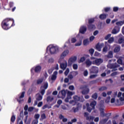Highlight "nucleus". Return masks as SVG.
I'll list each match as a JSON object with an SVG mask.
<instances>
[{
    "mask_svg": "<svg viewBox=\"0 0 124 124\" xmlns=\"http://www.w3.org/2000/svg\"><path fill=\"white\" fill-rule=\"evenodd\" d=\"M118 72H114L111 74L110 76H111V77H115V76H116V75H118Z\"/></svg>",
    "mask_w": 124,
    "mask_h": 124,
    "instance_id": "nucleus-37",
    "label": "nucleus"
},
{
    "mask_svg": "<svg viewBox=\"0 0 124 124\" xmlns=\"http://www.w3.org/2000/svg\"><path fill=\"white\" fill-rule=\"evenodd\" d=\"M124 24V20L123 21H119L116 22V25H117V26H123Z\"/></svg>",
    "mask_w": 124,
    "mask_h": 124,
    "instance_id": "nucleus-33",
    "label": "nucleus"
},
{
    "mask_svg": "<svg viewBox=\"0 0 124 124\" xmlns=\"http://www.w3.org/2000/svg\"><path fill=\"white\" fill-rule=\"evenodd\" d=\"M68 91L67 90H62L61 92H59L58 94V97L61 98H64L65 97V95H66V93H67Z\"/></svg>",
    "mask_w": 124,
    "mask_h": 124,
    "instance_id": "nucleus-5",
    "label": "nucleus"
},
{
    "mask_svg": "<svg viewBox=\"0 0 124 124\" xmlns=\"http://www.w3.org/2000/svg\"><path fill=\"white\" fill-rule=\"evenodd\" d=\"M60 67L61 69L65 70L66 67H67V62H66V61H64V62L60 63Z\"/></svg>",
    "mask_w": 124,
    "mask_h": 124,
    "instance_id": "nucleus-14",
    "label": "nucleus"
},
{
    "mask_svg": "<svg viewBox=\"0 0 124 124\" xmlns=\"http://www.w3.org/2000/svg\"><path fill=\"white\" fill-rule=\"evenodd\" d=\"M77 61V57H74L70 58L68 61V66H71L74 62Z\"/></svg>",
    "mask_w": 124,
    "mask_h": 124,
    "instance_id": "nucleus-6",
    "label": "nucleus"
},
{
    "mask_svg": "<svg viewBox=\"0 0 124 124\" xmlns=\"http://www.w3.org/2000/svg\"><path fill=\"white\" fill-rule=\"evenodd\" d=\"M108 68H110L112 69L111 70V72H113L114 71H116V70H118L117 68V67H120V65L117 63L109 64L108 65Z\"/></svg>",
    "mask_w": 124,
    "mask_h": 124,
    "instance_id": "nucleus-3",
    "label": "nucleus"
},
{
    "mask_svg": "<svg viewBox=\"0 0 124 124\" xmlns=\"http://www.w3.org/2000/svg\"><path fill=\"white\" fill-rule=\"evenodd\" d=\"M34 118L35 119V120H37V121H38V119H39V118H40V114L37 113L35 114L34 115Z\"/></svg>",
    "mask_w": 124,
    "mask_h": 124,
    "instance_id": "nucleus-32",
    "label": "nucleus"
},
{
    "mask_svg": "<svg viewBox=\"0 0 124 124\" xmlns=\"http://www.w3.org/2000/svg\"><path fill=\"white\" fill-rule=\"evenodd\" d=\"M46 119V115L45 113H43L41 114V118L40 119V121H43V120H45Z\"/></svg>",
    "mask_w": 124,
    "mask_h": 124,
    "instance_id": "nucleus-27",
    "label": "nucleus"
},
{
    "mask_svg": "<svg viewBox=\"0 0 124 124\" xmlns=\"http://www.w3.org/2000/svg\"><path fill=\"white\" fill-rule=\"evenodd\" d=\"M85 63L87 66H91L92 64H93V62L90 59H87L85 61Z\"/></svg>",
    "mask_w": 124,
    "mask_h": 124,
    "instance_id": "nucleus-18",
    "label": "nucleus"
},
{
    "mask_svg": "<svg viewBox=\"0 0 124 124\" xmlns=\"http://www.w3.org/2000/svg\"><path fill=\"white\" fill-rule=\"evenodd\" d=\"M95 105H96V101H93L90 104V106H91V107H92V108L93 109H95Z\"/></svg>",
    "mask_w": 124,
    "mask_h": 124,
    "instance_id": "nucleus-21",
    "label": "nucleus"
},
{
    "mask_svg": "<svg viewBox=\"0 0 124 124\" xmlns=\"http://www.w3.org/2000/svg\"><path fill=\"white\" fill-rule=\"evenodd\" d=\"M41 71V66H37L35 68V72H36V73H38V72H40Z\"/></svg>",
    "mask_w": 124,
    "mask_h": 124,
    "instance_id": "nucleus-22",
    "label": "nucleus"
},
{
    "mask_svg": "<svg viewBox=\"0 0 124 124\" xmlns=\"http://www.w3.org/2000/svg\"><path fill=\"white\" fill-rule=\"evenodd\" d=\"M24 97H25V92H22L21 95L19 96V98L17 99V101H18L19 104L24 102V99H23Z\"/></svg>",
    "mask_w": 124,
    "mask_h": 124,
    "instance_id": "nucleus-13",
    "label": "nucleus"
},
{
    "mask_svg": "<svg viewBox=\"0 0 124 124\" xmlns=\"http://www.w3.org/2000/svg\"><path fill=\"white\" fill-rule=\"evenodd\" d=\"M84 45H88L89 44V40L86 39L83 41Z\"/></svg>",
    "mask_w": 124,
    "mask_h": 124,
    "instance_id": "nucleus-51",
    "label": "nucleus"
},
{
    "mask_svg": "<svg viewBox=\"0 0 124 124\" xmlns=\"http://www.w3.org/2000/svg\"><path fill=\"white\" fill-rule=\"evenodd\" d=\"M97 96H98L97 93H95L92 95L91 97L92 98H93V99L96 100L97 99Z\"/></svg>",
    "mask_w": 124,
    "mask_h": 124,
    "instance_id": "nucleus-28",
    "label": "nucleus"
},
{
    "mask_svg": "<svg viewBox=\"0 0 124 124\" xmlns=\"http://www.w3.org/2000/svg\"><path fill=\"white\" fill-rule=\"evenodd\" d=\"M100 115L101 117H110V116H111V113L104 114V112H101Z\"/></svg>",
    "mask_w": 124,
    "mask_h": 124,
    "instance_id": "nucleus-24",
    "label": "nucleus"
},
{
    "mask_svg": "<svg viewBox=\"0 0 124 124\" xmlns=\"http://www.w3.org/2000/svg\"><path fill=\"white\" fill-rule=\"evenodd\" d=\"M38 124V120H34L32 122V124Z\"/></svg>",
    "mask_w": 124,
    "mask_h": 124,
    "instance_id": "nucleus-57",
    "label": "nucleus"
},
{
    "mask_svg": "<svg viewBox=\"0 0 124 124\" xmlns=\"http://www.w3.org/2000/svg\"><path fill=\"white\" fill-rule=\"evenodd\" d=\"M86 58L84 57H81L79 60V62H85Z\"/></svg>",
    "mask_w": 124,
    "mask_h": 124,
    "instance_id": "nucleus-49",
    "label": "nucleus"
},
{
    "mask_svg": "<svg viewBox=\"0 0 124 124\" xmlns=\"http://www.w3.org/2000/svg\"><path fill=\"white\" fill-rule=\"evenodd\" d=\"M107 17V15H106V14H102L99 16V18L100 19H101V20H104L106 19Z\"/></svg>",
    "mask_w": 124,
    "mask_h": 124,
    "instance_id": "nucleus-25",
    "label": "nucleus"
},
{
    "mask_svg": "<svg viewBox=\"0 0 124 124\" xmlns=\"http://www.w3.org/2000/svg\"><path fill=\"white\" fill-rule=\"evenodd\" d=\"M48 88V84L45 83L44 85V86L41 87V89H44V90H46Z\"/></svg>",
    "mask_w": 124,
    "mask_h": 124,
    "instance_id": "nucleus-39",
    "label": "nucleus"
},
{
    "mask_svg": "<svg viewBox=\"0 0 124 124\" xmlns=\"http://www.w3.org/2000/svg\"><path fill=\"white\" fill-rule=\"evenodd\" d=\"M124 38L123 37H121L119 39V43H120V44L123 43L124 42Z\"/></svg>",
    "mask_w": 124,
    "mask_h": 124,
    "instance_id": "nucleus-48",
    "label": "nucleus"
},
{
    "mask_svg": "<svg viewBox=\"0 0 124 124\" xmlns=\"http://www.w3.org/2000/svg\"><path fill=\"white\" fill-rule=\"evenodd\" d=\"M68 54H69V50L68 49L65 50L61 54L60 59H64Z\"/></svg>",
    "mask_w": 124,
    "mask_h": 124,
    "instance_id": "nucleus-12",
    "label": "nucleus"
},
{
    "mask_svg": "<svg viewBox=\"0 0 124 124\" xmlns=\"http://www.w3.org/2000/svg\"><path fill=\"white\" fill-rule=\"evenodd\" d=\"M111 33H112V34H116V33H118L117 29H116V28H114L112 31Z\"/></svg>",
    "mask_w": 124,
    "mask_h": 124,
    "instance_id": "nucleus-41",
    "label": "nucleus"
},
{
    "mask_svg": "<svg viewBox=\"0 0 124 124\" xmlns=\"http://www.w3.org/2000/svg\"><path fill=\"white\" fill-rule=\"evenodd\" d=\"M75 93L74 92L68 91L67 92V95L66 99H65V102H69V100L71 99V96L73 95Z\"/></svg>",
    "mask_w": 124,
    "mask_h": 124,
    "instance_id": "nucleus-7",
    "label": "nucleus"
},
{
    "mask_svg": "<svg viewBox=\"0 0 124 124\" xmlns=\"http://www.w3.org/2000/svg\"><path fill=\"white\" fill-rule=\"evenodd\" d=\"M36 99L37 101H40V100H42V96L39 93L37 94Z\"/></svg>",
    "mask_w": 124,
    "mask_h": 124,
    "instance_id": "nucleus-19",
    "label": "nucleus"
},
{
    "mask_svg": "<svg viewBox=\"0 0 124 124\" xmlns=\"http://www.w3.org/2000/svg\"><path fill=\"white\" fill-rule=\"evenodd\" d=\"M73 68L75 70L78 69V65L77 64H74L73 65Z\"/></svg>",
    "mask_w": 124,
    "mask_h": 124,
    "instance_id": "nucleus-44",
    "label": "nucleus"
},
{
    "mask_svg": "<svg viewBox=\"0 0 124 124\" xmlns=\"http://www.w3.org/2000/svg\"><path fill=\"white\" fill-rule=\"evenodd\" d=\"M99 69L98 67L96 66H92L90 69L91 73H94V74H97L98 73Z\"/></svg>",
    "mask_w": 124,
    "mask_h": 124,
    "instance_id": "nucleus-10",
    "label": "nucleus"
},
{
    "mask_svg": "<svg viewBox=\"0 0 124 124\" xmlns=\"http://www.w3.org/2000/svg\"><path fill=\"white\" fill-rule=\"evenodd\" d=\"M79 109L78 108H73L72 110L74 112V113H76V112H78Z\"/></svg>",
    "mask_w": 124,
    "mask_h": 124,
    "instance_id": "nucleus-35",
    "label": "nucleus"
},
{
    "mask_svg": "<svg viewBox=\"0 0 124 124\" xmlns=\"http://www.w3.org/2000/svg\"><path fill=\"white\" fill-rule=\"evenodd\" d=\"M88 74H89V72H88V70H86L83 72V75L84 76H88Z\"/></svg>",
    "mask_w": 124,
    "mask_h": 124,
    "instance_id": "nucleus-53",
    "label": "nucleus"
},
{
    "mask_svg": "<svg viewBox=\"0 0 124 124\" xmlns=\"http://www.w3.org/2000/svg\"><path fill=\"white\" fill-rule=\"evenodd\" d=\"M54 100V97L48 96L46 98V101L47 102H52Z\"/></svg>",
    "mask_w": 124,
    "mask_h": 124,
    "instance_id": "nucleus-20",
    "label": "nucleus"
},
{
    "mask_svg": "<svg viewBox=\"0 0 124 124\" xmlns=\"http://www.w3.org/2000/svg\"><path fill=\"white\" fill-rule=\"evenodd\" d=\"M104 45V44H101L100 45L99 44H97L96 45V50H97L98 51H101V48H102V46Z\"/></svg>",
    "mask_w": 124,
    "mask_h": 124,
    "instance_id": "nucleus-16",
    "label": "nucleus"
},
{
    "mask_svg": "<svg viewBox=\"0 0 124 124\" xmlns=\"http://www.w3.org/2000/svg\"><path fill=\"white\" fill-rule=\"evenodd\" d=\"M97 81V80H96L91 81L89 82V84H90V85H93V84H96Z\"/></svg>",
    "mask_w": 124,
    "mask_h": 124,
    "instance_id": "nucleus-46",
    "label": "nucleus"
},
{
    "mask_svg": "<svg viewBox=\"0 0 124 124\" xmlns=\"http://www.w3.org/2000/svg\"><path fill=\"white\" fill-rule=\"evenodd\" d=\"M34 109V107H31L28 108V112H32Z\"/></svg>",
    "mask_w": 124,
    "mask_h": 124,
    "instance_id": "nucleus-47",
    "label": "nucleus"
},
{
    "mask_svg": "<svg viewBox=\"0 0 124 124\" xmlns=\"http://www.w3.org/2000/svg\"><path fill=\"white\" fill-rule=\"evenodd\" d=\"M84 116L85 117L87 121H93V119H94V117L92 116H89V113L88 112H85L84 113Z\"/></svg>",
    "mask_w": 124,
    "mask_h": 124,
    "instance_id": "nucleus-11",
    "label": "nucleus"
},
{
    "mask_svg": "<svg viewBox=\"0 0 124 124\" xmlns=\"http://www.w3.org/2000/svg\"><path fill=\"white\" fill-rule=\"evenodd\" d=\"M86 106H87V110L88 111V112H89V113H91V112H92V110H93V108H91V107H90V106H89V104H86Z\"/></svg>",
    "mask_w": 124,
    "mask_h": 124,
    "instance_id": "nucleus-26",
    "label": "nucleus"
},
{
    "mask_svg": "<svg viewBox=\"0 0 124 124\" xmlns=\"http://www.w3.org/2000/svg\"><path fill=\"white\" fill-rule=\"evenodd\" d=\"M69 90H70L71 91H74V86L73 85H71L69 87Z\"/></svg>",
    "mask_w": 124,
    "mask_h": 124,
    "instance_id": "nucleus-62",
    "label": "nucleus"
},
{
    "mask_svg": "<svg viewBox=\"0 0 124 124\" xmlns=\"http://www.w3.org/2000/svg\"><path fill=\"white\" fill-rule=\"evenodd\" d=\"M93 22H94V19L93 18L89 19V24H92Z\"/></svg>",
    "mask_w": 124,
    "mask_h": 124,
    "instance_id": "nucleus-56",
    "label": "nucleus"
},
{
    "mask_svg": "<svg viewBox=\"0 0 124 124\" xmlns=\"http://www.w3.org/2000/svg\"><path fill=\"white\" fill-rule=\"evenodd\" d=\"M16 119L15 116L14 115H13L12 117H11V122L12 123H14V122H15V119Z\"/></svg>",
    "mask_w": 124,
    "mask_h": 124,
    "instance_id": "nucleus-40",
    "label": "nucleus"
},
{
    "mask_svg": "<svg viewBox=\"0 0 124 124\" xmlns=\"http://www.w3.org/2000/svg\"><path fill=\"white\" fill-rule=\"evenodd\" d=\"M73 98L75 101H80V102H84L85 101V99H84L83 96L79 97L76 95L73 97Z\"/></svg>",
    "mask_w": 124,
    "mask_h": 124,
    "instance_id": "nucleus-9",
    "label": "nucleus"
},
{
    "mask_svg": "<svg viewBox=\"0 0 124 124\" xmlns=\"http://www.w3.org/2000/svg\"><path fill=\"white\" fill-rule=\"evenodd\" d=\"M99 92H103V91H106L107 90V87L106 86H102L99 88Z\"/></svg>",
    "mask_w": 124,
    "mask_h": 124,
    "instance_id": "nucleus-29",
    "label": "nucleus"
},
{
    "mask_svg": "<svg viewBox=\"0 0 124 124\" xmlns=\"http://www.w3.org/2000/svg\"><path fill=\"white\" fill-rule=\"evenodd\" d=\"M80 89L82 90L81 93H82V94H88V93H90V89H89L86 85L80 86Z\"/></svg>",
    "mask_w": 124,
    "mask_h": 124,
    "instance_id": "nucleus-2",
    "label": "nucleus"
},
{
    "mask_svg": "<svg viewBox=\"0 0 124 124\" xmlns=\"http://www.w3.org/2000/svg\"><path fill=\"white\" fill-rule=\"evenodd\" d=\"M17 124H23V120L20 118H18L17 119Z\"/></svg>",
    "mask_w": 124,
    "mask_h": 124,
    "instance_id": "nucleus-50",
    "label": "nucleus"
},
{
    "mask_svg": "<svg viewBox=\"0 0 124 124\" xmlns=\"http://www.w3.org/2000/svg\"><path fill=\"white\" fill-rule=\"evenodd\" d=\"M88 28L89 30H94L95 29V26L94 25L90 24L88 26Z\"/></svg>",
    "mask_w": 124,
    "mask_h": 124,
    "instance_id": "nucleus-31",
    "label": "nucleus"
},
{
    "mask_svg": "<svg viewBox=\"0 0 124 124\" xmlns=\"http://www.w3.org/2000/svg\"><path fill=\"white\" fill-rule=\"evenodd\" d=\"M14 26H15L14 19L11 18H6L4 19L1 23L2 29L6 31L9 30L10 28L14 27Z\"/></svg>",
    "mask_w": 124,
    "mask_h": 124,
    "instance_id": "nucleus-1",
    "label": "nucleus"
},
{
    "mask_svg": "<svg viewBox=\"0 0 124 124\" xmlns=\"http://www.w3.org/2000/svg\"><path fill=\"white\" fill-rule=\"evenodd\" d=\"M57 75H58V72L57 71H55L53 73V74L51 76V79L52 80H56L57 79Z\"/></svg>",
    "mask_w": 124,
    "mask_h": 124,
    "instance_id": "nucleus-17",
    "label": "nucleus"
},
{
    "mask_svg": "<svg viewBox=\"0 0 124 124\" xmlns=\"http://www.w3.org/2000/svg\"><path fill=\"white\" fill-rule=\"evenodd\" d=\"M108 58H109V59L113 58V51H110L108 52Z\"/></svg>",
    "mask_w": 124,
    "mask_h": 124,
    "instance_id": "nucleus-30",
    "label": "nucleus"
},
{
    "mask_svg": "<svg viewBox=\"0 0 124 124\" xmlns=\"http://www.w3.org/2000/svg\"><path fill=\"white\" fill-rule=\"evenodd\" d=\"M49 51L51 54H55L59 51L58 46H49Z\"/></svg>",
    "mask_w": 124,
    "mask_h": 124,
    "instance_id": "nucleus-4",
    "label": "nucleus"
},
{
    "mask_svg": "<svg viewBox=\"0 0 124 124\" xmlns=\"http://www.w3.org/2000/svg\"><path fill=\"white\" fill-rule=\"evenodd\" d=\"M69 73V68H67L66 71L64 72V74L65 76H67L68 75V74Z\"/></svg>",
    "mask_w": 124,
    "mask_h": 124,
    "instance_id": "nucleus-45",
    "label": "nucleus"
},
{
    "mask_svg": "<svg viewBox=\"0 0 124 124\" xmlns=\"http://www.w3.org/2000/svg\"><path fill=\"white\" fill-rule=\"evenodd\" d=\"M121 50V46H117L115 47L114 49V53H118V52H120Z\"/></svg>",
    "mask_w": 124,
    "mask_h": 124,
    "instance_id": "nucleus-23",
    "label": "nucleus"
},
{
    "mask_svg": "<svg viewBox=\"0 0 124 124\" xmlns=\"http://www.w3.org/2000/svg\"><path fill=\"white\" fill-rule=\"evenodd\" d=\"M111 37V34H108L105 37V39H106V40H108V39Z\"/></svg>",
    "mask_w": 124,
    "mask_h": 124,
    "instance_id": "nucleus-58",
    "label": "nucleus"
},
{
    "mask_svg": "<svg viewBox=\"0 0 124 124\" xmlns=\"http://www.w3.org/2000/svg\"><path fill=\"white\" fill-rule=\"evenodd\" d=\"M102 62H103V60H102V59H96L95 60L93 61V64H95V65H100Z\"/></svg>",
    "mask_w": 124,
    "mask_h": 124,
    "instance_id": "nucleus-8",
    "label": "nucleus"
},
{
    "mask_svg": "<svg viewBox=\"0 0 124 124\" xmlns=\"http://www.w3.org/2000/svg\"><path fill=\"white\" fill-rule=\"evenodd\" d=\"M69 79H70V80H72V79H73V76L71 75V74H70L68 76Z\"/></svg>",
    "mask_w": 124,
    "mask_h": 124,
    "instance_id": "nucleus-64",
    "label": "nucleus"
},
{
    "mask_svg": "<svg viewBox=\"0 0 124 124\" xmlns=\"http://www.w3.org/2000/svg\"><path fill=\"white\" fill-rule=\"evenodd\" d=\"M9 5L10 8L13 7V6L14 5V3H13L12 2H10L9 3Z\"/></svg>",
    "mask_w": 124,
    "mask_h": 124,
    "instance_id": "nucleus-63",
    "label": "nucleus"
},
{
    "mask_svg": "<svg viewBox=\"0 0 124 124\" xmlns=\"http://www.w3.org/2000/svg\"><path fill=\"white\" fill-rule=\"evenodd\" d=\"M117 62L119 64H122V63H123V60H122V59H119L118 60Z\"/></svg>",
    "mask_w": 124,
    "mask_h": 124,
    "instance_id": "nucleus-61",
    "label": "nucleus"
},
{
    "mask_svg": "<svg viewBox=\"0 0 124 124\" xmlns=\"http://www.w3.org/2000/svg\"><path fill=\"white\" fill-rule=\"evenodd\" d=\"M108 51V47L107 46H105V47L103 48V52H106Z\"/></svg>",
    "mask_w": 124,
    "mask_h": 124,
    "instance_id": "nucleus-59",
    "label": "nucleus"
},
{
    "mask_svg": "<svg viewBox=\"0 0 124 124\" xmlns=\"http://www.w3.org/2000/svg\"><path fill=\"white\" fill-rule=\"evenodd\" d=\"M89 52L91 56H93V53H94V49L93 48H91L89 50Z\"/></svg>",
    "mask_w": 124,
    "mask_h": 124,
    "instance_id": "nucleus-38",
    "label": "nucleus"
},
{
    "mask_svg": "<svg viewBox=\"0 0 124 124\" xmlns=\"http://www.w3.org/2000/svg\"><path fill=\"white\" fill-rule=\"evenodd\" d=\"M107 121H108V119H103L101 121V124H106V123L107 122Z\"/></svg>",
    "mask_w": 124,
    "mask_h": 124,
    "instance_id": "nucleus-36",
    "label": "nucleus"
},
{
    "mask_svg": "<svg viewBox=\"0 0 124 124\" xmlns=\"http://www.w3.org/2000/svg\"><path fill=\"white\" fill-rule=\"evenodd\" d=\"M110 99H111V97L108 96L106 100V103H109L110 102Z\"/></svg>",
    "mask_w": 124,
    "mask_h": 124,
    "instance_id": "nucleus-54",
    "label": "nucleus"
},
{
    "mask_svg": "<svg viewBox=\"0 0 124 124\" xmlns=\"http://www.w3.org/2000/svg\"><path fill=\"white\" fill-rule=\"evenodd\" d=\"M114 42V37H111L108 40V43H112Z\"/></svg>",
    "mask_w": 124,
    "mask_h": 124,
    "instance_id": "nucleus-43",
    "label": "nucleus"
},
{
    "mask_svg": "<svg viewBox=\"0 0 124 124\" xmlns=\"http://www.w3.org/2000/svg\"><path fill=\"white\" fill-rule=\"evenodd\" d=\"M48 62L49 63H53V62H54V59L50 58L48 60Z\"/></svg>",
    "mask_w": 124,
    "mask_h": 124,
    "instance_id": "nucleus-55",
    "label": "nucleus"
},
{
    "mask_svg": "<svg viewBox=\"0 0 124 124\" xmlns=\"http://www.w3.org/2000/svg\"><path fill=\"white\" fill-rule=\"evenodd\" d=\"M86 31H87V27L86 26H82L79 30V32L84 34Z\"/></svg>",
    "mask_w": 124,
    "mask_h": 124,
    "instance_id": "nucleus-15",
    "label": "nucleus"
},
{
    "mask_svg": "<svg viewBox=\"0 0 124 124\" xmlns=\"http://www.w3.org/2000/svg\"><path fill=\"white\" fill-rule=\"evenodd\" d=\"M41 93L42 95H44V93H45V89H41Z\"/></svg>",
    "mask_w": 124,
    "mask_h": 124,
    "instance_id": "nucleus-60",
    "label": "nucleus"
},
{
    "mask_svg": "<svg viewBox=\"0 0 124 124\" xmlns=\"http://www.w3.org/2000/svg\"><path fill=\"white\" fill-rule=\"evenodd\" d=\"M96 77H97V75L95 74V75H92L90 76V79H94V78H95Z\"/></svg>",
    "mask_w": 124,
    "mask_h": 124,
    "instance_id": "nucleus-42",
    "label": "nucleus"
},
{
    "mask_svg": "<svg viewBox=\"0 0 124 124\" xmlns=\"http://www.w3.org/2000/svg\"><path fill=\"white\" fill-rule=\"evenodd\" d=\"M76 41H77V39H76V38H72L71 39V42L72 43H75V42H76Z\"/></svg>",
    "mask_w": 124,
    "mask_h": 124,
    "instance_id": "nucleus-52",
    "label": "nucleus"
},
{
    "mask_svg": "<svg viewBox=\"0 0 124 124\" xmlns=\"http://www.w3.org/2000/svg\"><path fill=\"white\" fill-rule=\"evenodd\" d=\"M43 82V78H39L37 80V85H40Z\"/></svg>",
    "mask_w": 124,
    "mask_h": 124,
    "instance_id": "nucleus-34",
    "label": "nucleus"
}]
</instances>
